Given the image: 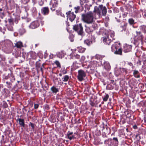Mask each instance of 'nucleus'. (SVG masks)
I'll return each mask as SVG.
<instances>
[{
	"label": "nucleus",
	"mask_w": 146,
	"mask_h": 146,
	"mask_svg": "<svg viewBox=\"0 0 146 146\" xmlns=\"http://www.w3.org/2000/svg\"><path fill=\"white\" fill-rule=\"evenodd\" d=\"M8 21L10 25H12L13 24V19L12 18L8 19Z\"/></svg>",
	"instance_id": "obj_37"
},
{
	"label": "nucleus",
	"mask_w": 146,
	"mask_h": 146,
	"mask_svg": "<svg viewBox=\"0 0 146 146\" xmlns=\"http://www.w3.org/2000/svg\"><path fill=\"white\" fill-rule=\"evenodd\" d=\"M73 134V132H70L69 131H68L67 134L68 138L70 140L75 138V137L74 136L72 135Z\"/></svg>",
	"instance_id": "obj_18"
},
{
	"label": "nucleus",
	"mask_w": 146,
	"mask_h": 146,
	"mask_svg": "<svg viewBox=\"0 0 146 146\" xmlns=\"http://www.w3.org/2000/svg\"><path fill=\"white\" fill-rule=\"evenodd\" d=\"M29 126H31L32 127V129H34V127H35V124H33L31 122H30V123L29 124Z\"/></svg>",
	"instance_id": "obj_36"
},
{
	"label": "nucleus",
	"mask_w": 146,
	"mask_h": 146,
	"mask_svg": "<svg viewBox=\"0 0 146 146\" xmlns=\"http://www.w3.org/2000/svg\"><path fill=\"white\" fill-rule=\"evenodd\" d=\"M80 5L81 6H78L74 7V9H76L75 12L76 13H78V12L79 10L82 11L83 9V7L82 6V5H81V4Z\"/></svg>",
	"instance_id": "obj_19"
},
{
	"label": "nucleus",
	"mask_w": 146,
	"mask_h": 146,
	"mask_svg": "<svg viewBox=\"0 0 146 146\" xmlns=\"http://www.w3.org/2000/svg\"><path fill=\"white\" fill-rule=\"evenodd\" d=\"M46 109L47 110H48L49 109V108L48 106H46Z\"/></svg>",
	"instance_id": "obj_52"
},
{
	"label": "nucleus",
	"mask_w": 146,
	"mask_h": 146,
	"mask_svg": "<svg viewBox=\"0 0 146 146\" xmlns=\"http://www.w3.org/2000/svg\"><path fill=\"white\" fill-rule=\"evenodd\" d=\"M66 14L67 15V19H69L71 22L74 21L76 17V15L74 14V13L71 11H69L66 12Z\"/></svg>",
	"instance_id": "obj_7"
},
{
	"label": "nucleus",
	"mask_w": 146,
	"mask_h": 146,
	"mask_svg": "<svg viewBox=\"0 0 146 146\" xmlns=\"http://www.w3.org/2000/svg\"><path fill=\"white\" fill-rule=\"evenodd\" d=\"M124 15L125 16L124 17H125V16H126V15Z\"/></svg>",
	"instance_id": "obj_63"
},
{
	"label": "nucleus",
	"mask_w": 146,
	"mask_h": 146,
	"mask_svg": "<svg viewBox=\"0 0 146 146\" xmlns=\"http://www.w3.org/2000/svg\"><path fill=\"white\" fill-rule=\"evenodd\" d=\"M42 13L44 15H47L49 13V9L47 7H45L41 9Z\"/></svg>",
	"instance_id": "obj_12"
},
{
	"label": "nucleus",
	"mask_w": 146,
	"mask_h": 146,
	"mask_svg": "<svg viewBox=\"0 0 146 146\" xmlns=\"http://www.w3.org/2000/svg\"><path fill=\"white\" fill-rule=\"evenodd\" d=\"M17 121L19 122V124L21 126L23 127H25V123L24 119H21V118H18L17 119Z\"/></svg>",
	"instance_id": "obj_14"
},
{
	"label": "nucleus",
	"mask_w": 146,
	"mask_h": 146,
	"mask_svg": "<svg viewBox=\"0 0 146 146\" xmlns=\"http://www.w3.org/2000/svg\"><path fill=\"white\" fill-rule=\"evenodd\" d=\"M118 45L117 43L113 44L111 47V50L115 54L121 55L122 51L121 49L119 48Z\"/></svg>",
	"instance_id": "obj_3"
},
{
	"label": "nucleus",
	"mask_w": 146,
	"mask_h": 146,
	"mask_svg": "<svg viewBox=\"0 0 146 146\" xmlns=\"http://www.w3.org/2000/svg\"><path fill=\"white\" fill-rule=\"evenodd\" d=\"M114 36V33L113 32H111L110 33V36L111 38H112V39H114L113 38Z\"/></svg>",
	"instance_id": "obj_33"
},
{
	"label": "nucleus",
	"mask_w": 146,
	"mask_h": 146,
	"mask_svg": "<svg viewBox=\"0 0 146 146\" xmlns=\"http://www.w3.org/2000/svg\"><path fill=\"white\" fill-rule=\"evenodd\" d=\"M3 106L4 108H6L7 107L8 105L6 102H3Z\"/></svg>",
	"instance_id": "obj_39"
},
{
	"label": "nucleus",
	"mask_w": 146,
	"mask_h": 146,
	"mask_svg": "<svg viewBox=\"0 0 146 146\" xmlns=\"http://www.w3.org/2000/svg\"><path fill=\"white\" fill-rule=\"evenodd\" d=\"M27 58L29 59H35L36 58V53L33 51L29 52L27 54Z\"/></svg>",
	"instance_id": "obj_10"
},
{
	"label": "nucleus",
	"mask_w": 146,
	"mask_h": 146,
	"mask_svg": "<svg viewBox=\"0 0 146 146\" xmlns=\"http://www.w3.org/2000/svg\"><path fill=\"white\" fill-rule=\"evenodd\" d=\"M73 29L78 35H82L83 34V28L81 23L75 25L73 26Z\"/></svg>",
	"instance_id": "obj_4"
},
{
	"label": "nucleus",
	"mask_w": 146,
	"mask_h": 146,
	"mask_svg": "<svg viewBox=\"0 0 146 146\" xmlns=\"http://www.w3.org/2000/svg\"><path fill=\"white\" fill-rule=\"evenodd\" d=\"M15 46L17 48H21L23 46V43L21 41L17 42L15 43Z\"/></svg>",
	"instance_id": "obj_17"
},
{
	"label": "nucleus",
	"mask_w": 146,
	"mask_h": 146,
	"mask_svg": "<svg viewBox=\"0 0 146 146\" xmlns=\"http://www.w3.org/2000/svg\"><path fill=\"white\" fill-rule=\"evenodd\" d=\"M38 44H35V47H36V46H37V45H38Z\"/></svg>",
	"instance_id": "obj_58"
},
{
	"label": "nucleus",
	"mask_w": 146,
	"mask_h": 146,
	"mask_svg": "<svg viewBox=\"0 0 146 146\" xmlns=\"http://www.w3.org/2000/svg\"><path fill=\"white\" fill-rule=\"evenodd\" d=\"M69 79V77L68 75L64 76L62 78V81L64 82L67 81Z\"/></svg>",
	"instance_id": "obj_26"
},
{
	"label": "nucleus",
	"mask_w": 146,
	"mask_h": 146,
	"mask_svg": "<svg viewBox=\"0 0 146 146\" xmlns=\"http://www.w3.org/2000/svg\"><path fill=\"white\" fill-rule=\"evenodd\" d=\"M94 104L93 103H92L91 104V105H92V106H93L94 105Z\"/></svg>",
	"instance_id": "obj_53"
},
{
	"label": "nucleus",
	"mask_w": 146,
	"mask_h": 146,
	"mask_svg": "<svg viewBox=\"0 0 146 146\" xmlns=\"http://www.w3.org/2000/svg\"><path fill=\"white\" fill-rule=\"evenodd\" d=\"M139 73V72L138 71L136 70H134L133 74L134 77L136 78H139L140 77V75L139 74H138Z\"/></svg>",
	"instance_id": "obj_25"
},
{
	"label": "nucleus",
	"mask_w": 146,
	"mask_h": 146,
	"mask_svg": "<svg viewBox=\"0 0 146 146\" xmlns=\"http://www.w3.org/2000/svg\"><path fill=\"white\" fill-rule=\"evenodd\" d=\"M140 29L145 33H146V25H143L140 27Z\"/></svg>",
	"instance_id": "obj_27"
},
{
	"label": "nucleus",
	"mask_w": 146,
	"mask_h": 146,
	"mask_svg": "<svg viewBox=\"0 0 146 146\" xmlns=\"http://www.w3.org/2000/svg\"><path fill=\"white\" fill-rule=\"evenodd\" d=\"M104 67L106 69H109L110 68V65L109 63L106 61L104 62Z\"/></svg>",
	"instance_id": "obj_24"
},
{
	"label": "nucleus",
	"mask_w": 146,
	"mask_h": 146,
	"mask_svg": "<svg viewBox=\"0 0 146 146\" xmlns=\"http://www.w3.org/2000/svg\"><path fill=\"white\" fill-rule=\"evenodd\" d=\"M133 128L135 129H137V126L135 125H134L133 126Z\"/></svg>",
	"instance_id": "obj_49"
},
{
	"label": "nucleus",
	"mask_w": 146,
	"mask_h": 146,
	"mask_svg": "<svg viewBox=\"0 0 146 146\" xmlns=\"http://www.w3.org/2000/svg\"><path fill=\"white\" fill-rule=\"evenodd\" d=\"M109 97V95L108 94H106L104 98H103V100L104 101L106 102L107 101Z\"/></svg>",
	"instance_id": "obj_30"
},
{
	"label": "nucleus",
	"mask_w": 146,
	"mask_h": 146,
	"mask_svg": "<svg viewBox=\"0 0 146 146\" xmlns=\"http://www.w3.org/2000/svg\"><path fill=\"white\" fill-rule=\"evenodd\" d=\"M5 31L6 29L5 28H4V29L3 30H2L1 28L0 27V31L3 33V34H4L5 33Z\"/></svg>",
	"instance_id": "obj_41"
},
{
	"label": "nucleus",
	"mask_w": 146,
	"mask_h": 146,
	"mask_svg": "<svg viewBox=\"0 0 146 146\" xmlns=\"http://www.w3.org/2000/svg\"><path fill=\"white\" fill-rule=\"evenodd\" d=\"M56 12L57 13V15H60V13L61 12H60V11H59L58 10H57L56 11Z\"/></svg>",
	"instance_id": "obj_48"
},
{
	"label": "nucleus",
	"mask_w": 146,
	"mask_h": 146,
	"mask_svg": "<svg viewBox=\"0 0 146 146\" xmlns=\"http://www.w3.org/2000/svg\"><path fill=\"white\" fill-rule=\"evenodd\" d=\"M132 46L131 45L126 44L124 46V51L125 52H128L131 51Z\"/></svg>",
	"instance_id": "obj_13"
},
{
	"label": "nucleus",
	"mask_w": 146,
	"mask_h": 146,
	"mask_svg": "<svg viewBox=\"0 0 146 146\" xmlns=\"http://www.w3.org/2000/svg\"><path fill=\"white\" fill-rule=\"evenodd\" d=\"M86 75V73L84 70H80L78 71L77 77L79 81H82L83 80Z\"/></svg>",
	"instance_id": "obj_5"
},
{
	"label": "nucleus",
	"mask_w": 146,
	"mask_h": 146,
	"mask_svg": "<svg viewBox=\"0 0 146 146\" xmlns=\"http://www.w3.org/2000/svg\"><path fill=\"white\" fill-rule=\"evenodd\" d=\"M122 73L121 68H120L117 69L115 71V74L116 76H118Z\"/></svg>",
	"instance_id": "obj_22"
},
{
	"label": "nucleus",
	"mask_w": 146,
	"mask_h": 146,
	"mask_svg": "<svg viewBox=\"0 0 146 146\" xmlns=\"http://www.w3.org/2000/svg\"><path fill=\"white\" fill-rule=\"evenodd\" d=\"M50 9L52 11H54L58 5V2L56 0H51L50 2Z\"/></svg>",
	"instance_id": "obj_8"
},
{
	"label": "nucleus",
	"mask_w": 146,
	"mask_h": 146,
	"mask_svg": "<svg viewBox=\"0 0 146 146\" xmlns=\"http://www.w3.org/2000/svg\"><path fill=\"white\" fill-rule=\"evenodd\" d=\"M40 70L41 71H42V68H40Z\"/></svg>",
	"instance_id": "obj_61"
},
{
	"label": "nucleus",
	"mask_w": 146,
	"mask_h": 146,
	"mask_svg": "<svg viewBox=\"0 0 146 146\" xmlns=\"http://www.w3.org/2000/svg\"><path fill=\"white\" fill-rule=\"evenodd\" d=\"M103 38V42L106 44L110 45L112 41L111 39L110 38L109 35L108 34L105 33Z\"/></svg>",
	"instance_id": "obj_6"
},
{
	"label": "nucleus",
	"mask_w": 146,
	"mask_h": 146,
	"mask_svg": "<svg viewBox=\"0 0 146 146\" xmlns=\"http://www.w3.org/2000/svg\"><path fill=\"white\" fill-rule=\"evenodd\" d=\"M39 106L38 104H34V108L35 109H36L38 108Z\"/></svg>",
	"instance_id": "obj_40"
},
{
	"label": "nucleus",
	"mask_w": 146,
	"mask_h": 146,
	"mask_svg": "<svg viewBox=\"0 0 146 146\" xmlns=\"http://www.w3.org/2000/svg\"><path fill=\"white\" fill-rule=\"evenodd\" d=\"M93 30H94L95 29H96L97 27V25L96 24L93 23L91 27Z\"/></svg>",
	"instance_id": "obj_32"
},
{
	"label": "nucleus",
	"mask_w": 146,
	"mask_h": 146,
	"mask_svg": "<svg viewBox=\"0 0 146 146\" xmlns=\"http://www.w3.org/2000/svg\"><path fill=\"white\" fill-rule=\"evenodd\" d=\"M141 61H140V60H139L138 61V62H137V63H139V64L140 65H141Z\"/></svg>",
	"instance_id": "obj_51"
},
{
	"label": "nucleus",
	"mask_w": 146,
	"mask_h": 146,
	"mask_svg": "<svg viewBox=\"0 0 146 146\" xmlns=\"http://www.w3.org/2000/svg\"><path fill=\"white\" fill-rule=\"evenodd\" d=\"M97 63V62L95 61H93L92 62V64H92V66L93 64H94V65L93 66V67L94 66L96 67V66Z\"/></svg>",
	"instance_id": "obj_38"
},
{
	"label": "nucleus",
	"mask_w": 146,
	"mask_h": 146,
	"mask_svg": "<svg viewBox=\"0 0 146 146\" xmlns=\"http://www.w3.org/2000/svg\"><path fill=\"white\" fill-rule=\"evenodd\" d=\"M74 57L76 59H78L80 58V56L78 54H76L74 55Z\"/></svg>",
	"instance_id": "obj_43"
},
{
	"label": "nucleus",
	"mask_w": 146,
	"mask_h": 146,
	"mask_svg": "<svg viewBox=\"0 0 146 146\" xmlns=\"http://www.w3.org/2000/svg\"><path fill=\"white\" fill-rule=\"evenodd\" d=\"M145 104H146V101H145L144 103Z\"/></svg>",
	"instance_id": "obj_62"
},
{
	"label": "nucleus",
	"mask_w": 146,
	"mask_h": 146,
	"mask_svg": "<svg viewBox=\"0 0 146 146\" xmlns=\"http://www.w3.org/2000/svg\"><path fill=\"white\" fill-rule=\"evenodd\" d=\"M76 63H77V62L76 61H75L74 62H73V64L74 65V64H75V63L76 64Z\"/></svg>",
	"instance_id": "obj_55"
},
{
	"label": "nucleus",
	"mask_w": 146,
	"mask_h": 146,
	"mask_svg": "<svg viewBox=\"0 0 146 146\" xmlns=\"http://www.w3.org/2000/svg\"><path fill=\"white\" fill-rule=\"evenodd\" d=\"M55 64L57 65L58 67L60 68L61 67V65L59 62L57 60H56L55 62Z\"/></svg>",
	"instance_id": "obj_35"
},
{
	"label": "nucleus",
	"mask_w": 146,
	"mask_h": 146,
	"mask_svg": "<svg viewBox=\"0 0 146 146\" xmlns=\"http://www.w3.org/2000/svg\"><path fill=\"white\" fill-rule=\"evenodd\" d=\"M86 29H85V31L88 34H90L93 32V29H92V27H87L86 25H85Z\"/></svg>",
	"instance_id": "obj_16"
},
{
	"label": "nucleus",
	"mask_w": 146,
	"mask_h": 146,
	"mask_svg": "<svg viewBox=\"0 0 146 146\" xmlns=\"http://www.w3.org/2000/svg\"><path fill=\"white\" fill-rule=\"evenodd\" d=\"M65 54V53L63 51L58 52L56 54L57 56L59 58H62L64 57Z\"/></svg>",
	"instance_id": "obj_15"
},
{
	"label": "nucleus",
	"mask_w": 146,
	"mask_h": 146,
	"mask_svg": "<svg viewBox=\"0 0 146 146\" xmlns=\"http://www.w3.org/2000/svg\"><path fill=\"white\" fill-rule=\"evenodd\" d=\"M94 2L98 3L101 1L102 0H92Z\"/></svg>",
	"instance_id": "obj_46"
},
{
	"label": "nucleus",
	"mask_w": 146,
	"mask_h": 146,
	"mask_svg": "<svg viewBox=\"0 0 146 146\" xmlns=\"http://www.w3.org/2000/svg\"><path fill=\"white\" fill-rule=\"evenodd\" d=\"M94 12L96 15L98 19L102 15L104 16L107 13V9L105 6L102 5H100L98 7L95 6L94 8Z\"/></svg>",
	"instance_id": "obj_2"
},
{
	"label": "nucleus",
	"mask_w": 146,
	"mask_h": 146,
	"mask_svg": "<svg viewBox=\"0 0 146 146\" xmlns=\"http://www.w3.org/2000/svg\"><path fill=\"white\" fill-rule=\"evenodd\" d=\"M144 120L145 121H146V117H144Z\"/></svg>",
	"instance_id": "obj_57"
},
{
	"label": "nucleus",
	"mask_w": 146,
	"mask_h": 146,
	"mask_svg": "<svg viewBox=\"0 0 146 146\" xmlns=\"http://www.w3.org/2000/svg\"><path fill=\"white\" fill-rule=\"evenodd\" d=\"M137 35L135 36L134 39L137 41L140 40H141L142 39L143 36L141 34L140 32L136 31Z\"/></svg>",
	"instance_id": "obj_9"
},
{
	"label": "nucleus",
	"mask_w": 146,
	"mask_h": 146,
	"mask_svg": "<svg viewBox=\"0 0 146 146\" xmlns=\"http://www.w3.org/2000/svg\"><path fill=\"white\" fill-rule=\"evenodd\" d=\"M127 64L128 65H129L130 66H131L132 68H133L134 66H133V64L132 63H131V62H128Z\"/></svg>",
	"instance_id": "obj_45"
},
{
	"label": "nucleus",
	"mask_w": 146,
	"mask_h": 146,
	"mask_svg": "<svg viewBox=\"0 0 146 146\" xmlns=\"http://www.w3.org/2000/svg\"><path fill=\"white\" fill-rule=\"evenodd\" d=\"M113 140L117 142V143L118 142V140L117 139L116 137H114L113 138Z\"/></svg>",
	"instance_id": "obj_47"
},
{
	"label": "nucleus",
	"mask_w": 146,
	"mask_h": 146,
	"mask_svg": "<svg viewBox=\"0 0 146 146\" xmlns=\"http://www.w3.org/2000/svg\"><path fill=\"white\" fill-rule=\"evenodd\" d=\"M85 57L84 56H82L81 57V59L80 60V61L81 62H82L84 61L85 60Z\"/></svg>",
	"instance_id": "obj_44"
},
{
	"label": "nucleus",
	"mask_w": 146,
	"mask_h": 146,
	"mask_svg": "<svg viewBox=\"0 0 146 146\" xmlns=\"http://www.w3.org/2000/svg\"><path fill=\"white\" fill-rule=\"evenodd\" d=\"M89 1V0H80V4L81 5H83L84 3H88Z\"/></svg>",
	"instance_id": "obj_28"
},
{
	"label": "nucleus",
	"mask_w": 146,
	"mask_h": 146,
	"mask_svg": "<svg viewBox=\"0 0 146 146\" xmlns=\"http://www.w3.org/2000/svg\"><path fill=\"white\" fill-rule=\"evenodd\" d=\"M86 49L84 48L80 47L78 48V51L80 53H83L85 52Z\"/></svg>",
	"instance_id": "obj_23"
},
{
	"label": "nucleus",
	"mask_w": 146,
	"mask_h": 146,
	"mask_svg": "<svg viewBox=\"0 0 146 146\" xmlns=\"http://www.w3.org/2000/svg\"><path fill=\"white\" fill-rule=\"evenodd\" d=\"M43 4L44 2L42 0H40V1H39V4L40 5L42 6L43 5Z\"/></svg>",
	"instance_id": "obj_42"
},
{
	"label": "nucleus",
	"mask_w": 146,
	"mask_h": 146,
	"mask_svg": "<svg viewBox=\"0 0 146 146\" xmlns=\"http://www.w3.org/2000/svg\"><path fill=\"white\" fill-rule=\"evenodd\" d=\"M51 90L52 92L53 93H56L58 92V89L56 87L53 86L50 89Z\"/></svg>",
	"instance_id": "obj_21"
},
{
	"label": "nucleus",
	"mask_w": 146,
	"mask_h": 146,
	"mask_svg": "<svg viewBox=\"0 0 146 146\" xmlns=\"http://www.w3.org/2000/svg\"><path fill=\"white\" fill-rule=\"evenodd\" d=\"M6 84H9V82H6Z\"/></svg>",
	"instance_id": "obj_54"
},
{
	"label": "nucleus",
	"mask_w": 146,
	"mask_h": 146,
	"mask_svg": "<svg viewBox=\"0 0 146 146\" xmlns=\"http://www.w3.org/2000/svg\"><path fill=\"white\" fill-rule=\"evenodd\" d=\"M106 135H103V137H106Z\"/></svg>",
	"instance_id": "obj_59"
},
{
	"label": "nucleus",
	"mask_w": 146,
	"mask_h": 146,
	"mask_svg": "<svg viewBox=\"0 0 146 146\" xmlns=\"http://www.w3.org/2000/svg\"><path fill=\"white\" fill-rule=\"evenodd\" d=\"M100 56L98 55V56H96V57H99Z\"/></svg>",
	"instance_id": "obj_60"
},
{
	"label": "nucleus",
	"mask_w": 146,
	"mask_h": 146,
	"mask_svg": "<svg viewBox=\"0 0 146 146\" xmlns=\"http://www.w3.org/2000/svg\"><path fill=\"white\" fill-rule=\"evenodd\" d=\"M128 22L129 24L131 25H133L135 24L134 20L132 18L129 19Z\"/></svg>",
	"instance_id": "obj_29"
},
{
	"label": "nucleus",
	"mask_w": 146,
	"mask_h": 146,
	"mask_svg": "<svg viewBox=\"0 0 146 146\" xmlns=\"http://www.w3.org/2000/svg\"><path fill=\"white\" fill-rule=\"evenodd\" d=\"M84 43L88 46H90L92 44V41L88 39H86L84 41Z\"/></svg>",
	"instance_id": "obj_20"
},
{
	"label": "nucleus",
	"mask_w": 146,
	"mask_h": 146,
	"mask_svg": "<svg viewBox=\"0 0 146 146\" xmlns=\"http://www.w3.org/2000/svg\"><path fill=\"white\" fill-rule=\"evenodd\" d=\"M82 19L85 23L88 24L92 23L94 21V19H98L94 13L89 12L85 14L82 15Z\"/></svg>",
	"instance_id": "obj_1"
},
{
	"label": "nucleus",
	"mask_w": 146,
	"mask_h": 146,
	"mask_svg": "<svg viewBox=\"0 0 146 146\" xmlns=\"http://www.w3.org/2000/svg\"><path fill=\"white\" fill-rule=\"evenodd\" d=\"M39 25V23L38 21H34L31 24L29 27L32 29H34L38 27Z\"/></svg>",
	"instance_id": "obj_11"
},
{
	"label": "nucleus",
	"mask_w": 146,
	"mask_h": 146,
	"mask_svg": "<svg viewBox=\"0 0 146 146\" xmlns=\"http://www.w3.org/2000/svg\"><path fill=\"white\" fill-rule=\"evenodd\" d=\"M60 15L61 16L63 17H64V15L63 14H62L61 12L60 13Z\"/></svg>",
	"instance_id": "obj_50"
},
{
	"label": "nucleus",
	"mask_w": 146,
	"mask_h": 146,
	"mask_svg": "<svg viewBox=\"0 0 146 146\" xmlns=\"http://www.w3.org/2000/svg\"><path fill=\"white\" fill-rule=\"evenodd\" d=\"M59 75L60 76H62V74L61 73L59 74Z\"/></svg>",
	"instance_id": "obj_56"
},
{
	"label": "nucleus",
	"mask_w": 146,
	"mask_h": 146,
	"mask_svg": "<svg viewBox=\"0 0 146 146\" xmlns=\"http://www.w3.org/2000/svg\"><path fill=\"white\" fill-rule=\"evenodd\" d=\"M121 72H125L126 74L127 73V69L125 68H121Z\"/></svg>",
	"instance_id": "obj_34"
},
{
	"label": "nucleus",
	"mask_w": 146,
	"mask_h": 146,
	"mask_svg": "<svg viewBox=\"0 0 146 146\" xmlns=\"http://www.w3.org/2000/svg\"><path fill=\"white\" fill-rule=\"evenodd\" d=\"M7 28L8 30L11 31H13V29L12 25H8L7 27Z\"/></svg>",
	"instance_id": "obj_31"
}]
</instances>
